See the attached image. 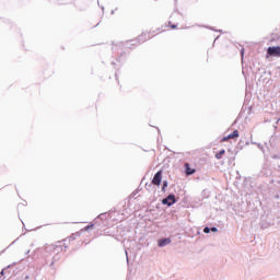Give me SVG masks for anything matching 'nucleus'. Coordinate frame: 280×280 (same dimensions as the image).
<instances>
[{
	"label": "nucleus",
	"mask_w": 280,
	"mask_h": 280,
	"mask_svg": "<svg viewBox=\"0 0 280 280\" xmlns=\"http://www.w3.org/2000/svg\"><path fill=\"white\" fill-rule=\"evenodd\" d=\"M197 173V170L189 167V164L185 163V175L191 176Z\"/></svg>",
	"instance_id": "nucleus-7"
},
{
	"label": "nucleus",
	"mask_w": 280,
	"mask_h": 280,
	"mask_svg": "<svg viewBox=\"0 0 280 280\" xmlns=\"http://www.w3.org/2000/svg\"><path fill=\"white\" fill-rule=\"evenodd\" d=\"M225 139H237L240 138V131L235 130L233 132H230V135L223 137Z\"/></svg>",
	"instance_id": "nucleus-8"
},
{
	"label": "nucleus",
	"mask_w": 280,
	"mask_h": 280,
	"mask_svg": "<svg viewBox=\"0 0 280 280\" xmlns=\"http://www.w3.org/2000/svg\"><path fill=\"white\" fill-rule=\"evenodd\" d=\"M115 14V10H110V15H114Z\"/></svg>",
	"instance_id": "nucleus-22"
},
{
	"label": "nucleus",
	"mask_w": 280,
	"mask_h": 280,
	"mask_svg": "<svg viewBox=\"0 0 280 280\" xmlns=\"http://www.w3.org/2000/svg\"><path fill=\"white\" fill-rule=\"evenodd\" d=\"M176 203V195L170 194L165 199L162 200V205L166 207H172Z\"/></svg>",
	"instance_id": "nucleus-3"
},
{
	"label": "nucleus",
	"mask_w": 280,
	"mask_h": 280,
	"mask_svg": "<svg viewBox=\"0 0 280 280\" xmlns=\"http://www.w3.org/2000/svg\"><path fill=\"white\" fill-rule=\"evenodd\" d=\"M253 144L257 145V149H259V151L264 152V147H261V144L253 142Z\"/></svg>",
	"instance_id": "nucleus-14"
},
{
	"label": "nucleus",
	"mask_w": 280,
	"mask_h": 280,
	"mask_svg": "<svg viewBox=\"0 0 280 280\" xmlns=\"http://www.w3.org/2000/svg\"><path fill=\"white\" fill-rule=\"evenodd\" d=\"M26 254H30V250H27Z\"/></svg>",
	"instance_id": "nucleus-31"
},
{
	"label": "nucleus",
	"mask_w": 280,
	"mask_h": 280,
	"mask_svg": "<svg viewBox=\"0 0 280 280\" xmlns=\"http://www.w3.org/2000/svg\"><path fill=\"white\" fill-rule=\"evenodd\" d=\"M121 61V56L119 58H117V62H120Z\"/></svg>",
	"instance_id": "nucleus-24"
},
{
	"label": "nucleus",
	"mask_w": 280,
	"mask_h": 280,
	"mask_svg": "<svg viewBox=\"0 0 280 280\" xmlns=\"http://www.w3.org/2000/svg\"><path fill=\"white\" fill-rule=\"evenodd\" d=\"M114 75H115V78H117V73H115Z\"/></svg>",
	"instance_id": "nucleus-29"
},
{
	"label": "nucleus",
	"mask_w": 280,
	"mask_h": 280,
	"mask_svg": "<svg viewBox=\"0 0 280 280\" xmlns=\"http://www.w3.org/2000/svg\"><path fill=\"white\" fill-rule=\"evenodd\" d=\"M74 241V234L68 236V242H73Z\"/></svg>",
	"instance_id": "nucleus-16"
},
{
	"label": "nucleus",
	"mask_w": 280,
	"mask_h": 280,
	"mask_svg": "<svg viewBox=\"0 0 280 280\" xmlns=\"http://www.w3.org/2000/svg\"><path fill=\"white\" fill-rule=\"evenodd\" d=\"M229 139H235V138H225V137H223V138L221 139V142H225V141H228Z\"/></svg>",
	"instance_id": "nucleus-18"
},
{
	"label": "nucleus",
	"mask_w": 280,
	"mask_h": 280,
	"mask_svg": "<svg viewBox=\"0 0 280 280\" xmlns=\"http://www.w3.org/2000/svg\"><path fill=\"white\" fill-rule=\"evenodd\" d=\"M223 154H225V150L221 149L219 150V152H217V154H214V159L221 160V156H223Z\"/></svg>",
	"instance_id": "nucleus-10"
},
{
	"label": "nucleus",
	"mask_w": 280,
	"mask_h": 280,
	"mask_svg": "<svg viewBox=\"0 0 280 280\" xmlns=\"http://www.w3.org/2000/svg\"><path fill=\"white\" fill-rule=\"evenodd\" d=\"M144 42L129 40V46H136L137 44H143Z\"/></svg>",
	"instance_id": "nucleus-12"
},
{
	"label": "nucleus",
	"mask_w": 280,
	"mask_h": 280,
	"mask_svg": "<svg viewBox=\"0 0 280 280\" xmlns=\"http://www.w3.org/2000/svg\"><path fill=\"white\" fill-rule=\"evenodd\" d=\"M279 159V156L278 155H273V160H278Z\"/></svg>",
	"instance_id": "nucleus-25"
},
{
	"label": "nucleus",
	"mask_w": 280,
	"mask_h": 280,
	"mask_svg": "<svg viewBox=\"0 0 280 280\" xmlns=\"http://www.w3.org/2000/svg\"><path fill=\"white\" fill-rule=\"evenodd\" d=\"M93 226H95V224H91V225L85 226V231H89V230L93 229Z\"/></svg>",
	"instance_id": "nucleus-17"
},
{
	"label": "nucleus",
	"mask_w": 280,
	"mask_h": 280,
	"mask_svg": "<svg viewBox=\"0 0 280 280\" xmlns=\"http://www.w3.org/2000/svg\"><path fill=\"white\" fill-rule=\"evenodd\" d=\"M170 244H172V240L170 237L158 240V247L164 248Z\"/></svg>",
	"instance_id": "nucleus-5"
},
{
	"label": "nucleus",
	"mask_w": 280,
	"mask_h": 280,
	"mask_svg": "<svg viewBox=\"0 0 280 280\" xmlns=\"http://www.w3.org/2000/svg\"><path fill=\"white\" fill-rule=\"evenodd\" d=\"M267 55H269L270 57H280V47L271 46L267 48Z\"/></svg>",
	"instance_id": "nucleus-4"
},
{
	"label": "nucleus",
	"mask_w": 280,
	"mask_h": 280,
	"mask_svg": "<svg viewBox=\"0 0 280 280\" xmlns=\"http://www.w3.org/2000/svg\"><path fill=\"white\" fill-rule=\"evenodd\" d=\"M126 261H127V264H129V257H127V260H126Z\"/></svg>",
	"instance_id": "nucleus-26"
},
{
	"label": "nucleus",
	"mask_w": 280,
	"mask_h": 280,
	"mask_svg": "<svg viewBox=\"0 0 280 280\" xmlns=\"http://www.w3.org/2000/svg\"><path fill=\"white\" fill-rule=\"evenodd\" d=\"M43 257H44V258H46V257H47V255H43Z\"/></svg>",
	"instance_id": "nucleus-28"
},
{
	"label": "nucleus",
	"mask_w": 280,
	"mask_h": 280,
	"mask_svg": "<svg viewBox=\"0 0 280 280\" xmlns=\"http://www.w3.org/2000/svg\"><path fill=\"white\" fill-rule=\"evenodd\" d=\"M217 233L218 232V229L215 228V226H212V228H208V226H206V228H203V233L205 234H210V233Z\"/></svg>",
	"instance_id": "nucleus-9"
},
{
	"label": "nucleus",
	"mask_w": 280,
	"mask_h": 280,
	"mask_svg": "<svg viewBox=\"0 0 280 280\" xmlns=\"http://www.w3.org/2000/svg\"><path fill=\"white\" fill-rule=\"evenodd\" d=\"M101 10H104V7H102Z\"/></svg>",
	"instance_id": "nucleus-30"
},
{
	"label": "nucleus",
	"mask_w": 280,
	"mask_h": 280,
	"mask_svg": "<svg viewBox=\"0 0 280 280\" xmlns=\"http://www.w3.org/2000/svg\"><path fill=\"white\" fill-rule=\"evenodd\" d=\"M112 66H115V62H110Z\"/></svg>",
	"instance_id": "nucleus-27"
},
{
	"label": "nucleus",
	"mask_w": 280,
	"mask_h": 280,
	"mask_svg": "<svg viewBox=\"0 0 280 280\" xmlns=\"http://www.w3.org/2000/svg\"><path fill=\"white\" fill-rule=\"evenodd\" d=\"M241 55H242V58H244V49H242Z\"/></svg>",
	"instance_id": "nucleus-23"
},
{
	"label": "nucleus",
	"mask_w": 280,
	"mask_h": 280,
	"mask_svg": "<svg viewBox=\"0 0 280 280\" xmlns=\"http://www.w3.org/2000/svg\"><path fill=\"white\" fill-rule=\"evenodd\" d=\"M162 186V191L165 192V189H167L168 183L167 180L163 179V171H158L155 174H153V178L151 179V185L153 186Z\"/></svg>",
	"instance_id": "nucleus-1"
},
{
	"label": "nucleus",
	"mask_w": 280,
	"mask_h": 280,
	"mask_svg": "<svg viewBox=\"0 0 280 280\" xmlns=\"http://www.w3.org/2000/svg\"><path fill=\"white\" fill-rule=\"evenodd\" d=\"M43 249L45 250V254L50 255H59L63 250L61 245H45Z\"/></svg>",
	"instance_id": "nucleus-2"
},
{
	"label": "nucleus",
	"mask_w": 280,
	"mask_h": 280,
	"mask_svg": "<svg viewBox=\"0 0 280 280\" xmlns=\"http://www.w3.org/2000/svg\"><path fill=\"white\" fill-rule=\"evenodd\" d=\"M210 30L214 31L212 27H210Z\"/></svg>",
	"instance_id": "nucleus-32"
},
{
	"label": "nucleus",
	"mask_w": 280,
	"mask_h": 280,
	"mask_svg": "<svg viewBox=\"0 0 280 280\" xmlns=\"http://www.w3.org/2000/svg\"><path fill=\"white\" fill-rule=\"evenodd\" d=\"M30 276H27V273H23L21 277L18 278H13V280H28Z\"/></svg>",
	"instance_id": "nucleus-11"
},
{
	"label": "nucleus",
	"mask_w": 280,
	"mask_h": 280,
	"mask_svg": "<svg viewBox=\"0 0 280 280\" xmlns=\"http://www.w3.org/2000/svg\"><path fill=\"white\" fill-rule=\"evenodd\" d=\"M149 38H151V36H149V33H142V35L138 36V38L132 39V40H136L138 43H144Z\"/></svg>",
	"instance_id": "nucleus-6"
},
{
	"label": "nucleus",
	"mask_w": 280,
	"mask_h": 280,
	"mask_svg": "<svg viewBox=\"0 0 280 280\" xmlns=\"http://www.w3.org/2000/svg\"><path fill=\"white\" fill-rule=\"evenodd\" d=\"M97 219L105 220L106 219V213H102V214L97 215Z\"/></svg>",
	"instance_id": "nucleus-15"
},
{
	"label": "nucleus",
	"mask_w": 280,
	"mask_h": 280,
	"mask_svg": "<svg viewBox=\"0 0 280 280\" xmlns=\"http://www.w3.org/2000/svg\"><path fill=\"white\" fill-rule=\"evenodd\" d=\"M59 5H65V4H67V2H63V1H58L57 2Z\"/></svg>",
	"instance_id": "nucleus-19"
},
{
	"label": "nucleus",
	"mask_w": 280,
	"mask_h": 280,
	"mask_svg": "<svg viewBox=\"0 0 280 280\" xmlns=\"http://www.w3.org/2000/svg\"><path fill=\"white\" fill-rule=\"evenodd\" d=\"M171 28L176 30V24H172Z\"/></svg>",
	"instance_id": "nucleus-21"
},
{
	"label": "nucleus",
	"mask_w": 280,
	"mask_h": 280,
	"mask_svg": "<svg viewBox=\"0 0 280 280\" xmlns=\"http://www.w3.org/2000/svg\"><path fill=\"white\" fill-rule=\"evenodd\" d=\"M59 260V256L52 257V262H50V267L55 266V262Z\"/></svg>",
	"instance_id": "nucleus-13"
},
{
	"label": "nucleus",
	"mask_w": 280,
	"mask_h": 280,
	"mask_svg": "<svg viewBox=\"0 0 280 280\" xmlns=\"http://www.w3.org/2000/svg\"><path fill=\"white\" fill-rule=\"evenodd\" d=\"M7 270V268L5 269H2V271H0V276H4V271Z\"/></svg>",
	"instance_id": "nucleus-20"
}]
</instances>
